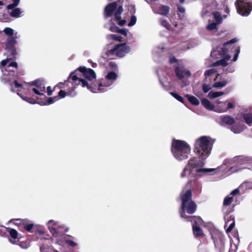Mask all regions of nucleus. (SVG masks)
<instances>
[{"instance_id":"nucleus-1","label":"nucleus","mask_w":252,"mask_h":252,"mask_svg":"<svg viewBox=\"0 0 252 252\" xmlns=\"http://www.w3.org/2000/svg\"><path fill=\"white\" fill-rule=\"evenodd\" d=\"M214 140L209 136H202L195 139L193 144V152L198 157L191 158L184 168L181 177H198L205 175H212L217 170L216 168H203L205 160L210 156Z\"/></svg>"},{"instance_id":"nucleus-2","label":"nucleus","mask_w":252,"mask_h":252,"mask_svg":"<svg viewBox=\"0 0 252 252\" xmlns=\"http://www.w3.org/2000/svg\"><path fill=\"white\" fill-rule=\"evenodd\" d=\"M116 75L111 72L107 75L105 81L100 84L99 86L93 87L89 85L85 80L78 77L76 74L71 73L68 79L64 82H60L55 87V89L58 88L60 89H64L67 92L61 90L59 92L58 97L60 98H64L66 95L74 96L76 94L74 92L76 86L81 85L82 87H86L87 88L93 93H103L108 90V88L116 78Z\"/></svg>"},{"instance_id":"nucleus-3","label":"nucleus","mask_w":252,"mask_h":252,"mask_svg":"<svg viewBox=\"0 0 252 252\" xmlns=\"http://www.w3.org/2000/svg\"><path fill=\"white\" fill-rule=\"evenodd\" d=\"M0 67L2 72L1 81L9 85L11 91L16 92L23 100L31 104H35L36 101L34 99L25 97L21 93H27V89L29 85H22L15 80L18 75V63L16 62L11 61L10 59H7L0 63Z\"/></svg>"},{"instance_id":"nucleus-4","label":"nucleus","mask_w":252,"mask_h":252,"mask_svg":"<svg viewBox=\"0 0 252 252\" xmlns=\"http://www.w3.org/2000/svg\"><path fill=\"white\" fill-rule=\"evenodd\" d=\"M123 12V6L120 5L118 7L116 2H114L108 4L104 8V16L106 19L114 15V18H111L110 21L104 25V27L109 29L112 32L120 33L126 36L128 32V30L126 29H120L116 25L122 26L126 23L125 20H121V15Z\"/></svg>"},{"instance_id":"nucleus-5","label":"nucleus","mask_w":252,"mask_h":252,"mask_svg":"<svg viewBox=\"0 0 252 252\" xmlns=\"http://www.w3.org/2000/svg\"><path fill=\"white\" fill-rule=\"evenodd\" d=\"M191 191L189 189L186 191L183 190L180 195L182 200V205L179 213L181 217L187 221L191 220L189 217H192V216H188L186 214V213L189 214H192L196 210V205L191 200Z\"/></svg>"},{"instance_id":"nucleus-6","label":"nucleus","mask_w":252,"mask_h":252,"mask_svg":"<svg viewBox=\"0 0 252 252\" xmlns=\"http://www.w3.org/2000/svg\"><path fill=\"white\" fill-rule=\"evenodd\" d=\"M171 152L176 159L181 161L189 158L191 152V147L185 141L174 139L172 143Z\"/></svg>"},{"instance_id":"nucleus-7","label":"nucleus","mask_w":252,"mask_h":252,"mask_svg":"<svg viewBox=\"0 0 252 252\" xmlns=\"http://www.w3.org/2000/svg\"><path fill=\"white\" fill-rule=\"evenodd\" d=\"M237 41L236 38H233L229 41L223 43L222 47H217L216 49H214L211 52V56L214 58H219L222 56L225 55L229 52V49H230V51L234 53L232 61L235 62L237 60L240 52V49L239 46H234L232 44Z\"/></svg>"},{"instance_id":"nucleus-8","label":"nucleus","mask_w":252,"mask_h":252,"mask_svg":"<svg viewBox=\"0 0 252 252\" xmlns=\"http://www.w3.org/2000/svg\"><path fill=\"white\" fill-rule=\"evenodd\" d=\"M111 72H112L116 75V78L113 81L112 84L109 86L110 87L116 80L118 77L117 74L113 71H110L108 72V74L106 75V77H105V78L103 79L100 81V82L97 84H93L91 83V82H92L95 79L96 74L94 71L91 68H86L85 66H81L79 67L73 73H74V74H76L78 77L85 80L87 83H88L89 85L92 86L93 87L95 86L98 87L100 84L105 81L107 75L109 74V73Z\"/></svg>"},{"instance_id":"nucleus-9","label":"nucleus","mask_w":252,"mask_h":252,"mask_svg":"<svg viewBox=\"0 0 252 252\" xmlns=\"http://www.w3.org/2000/svg\"><path fill=\"white\" fill-rule=\"evenodd\" d=\"M130 51V47L127 46L126 43L119 44L107 52V55L110 58H113L115 56L119 57H122Z\"/></svg>"},{"instance_id":"nucleus-10","label":"nucleus","mask_w":252,"mask_h":252,"mask_svg":"<svg viewBox=\"0 0 252 252\" xmlns=\"http://www.w3.org/2000/svg\"><path fill=\"white\" fill-rule=\"evenodd\" d=\"M47 226L50 232L57 239L63 234V230L64 228V226L60 224L58 221L50 220L47 222Z\"/></svg>"},{"instance_id":"nucleus-11","label":"nucleus","mask_w":252,"mask_h":252,"mask_svg":"<svg viewBox=\"0 0 252 252\" xmlns=\"http://www.w3.org/2000/svg\"><path fill=\"white\" fill-rule=\"evenodd\" d=\"M235 5L238 14L243 16H248L252 10V5L250 2L237 0Z\"/></svg>"},{"instance_id":"nucleus-12","label":"nucleus","mask_w":252,"mask_h":252,"mask_svg":"<svg viewBox=\"0 0 252 252\" xmlns=\"http://www.w3.org/2000/svg\"><path fill=\"white\" fill-rule=\"evenodd\" d=\"M19 36L17 34V32L15 33V36L8 37L6 40L5 43V50L6 54L8 56H15L17 54V52L15 47L17 43L16 38Z\"/></svg>"},{"instance_id":"nucleus-13","label":"nucleus","mask_w":252,"mask_h":252,"mask_svg":"<svg viewBox=\"0 0 252 252\" xmlns=\"http://www.w3.org/2000/svg\"><path fill=\"white\" fill-rule=\"evenodd\" d=\"M191 220L189 221L193 222L192 224V230L194 235L195 237H200L203 235V231L199 226L203 224V220L199 217L193 216L189 217Z\"/></svg>"},{"instance_id":"nucleus-14","label":"nucleus","mask_w":252,"mask_h":252,"mask_svg":"<svg viewBox=\"0 0 252 252\" xmlns=\"http://www.w3.org/2000/svg\"><path fill=\"white\" fill-rule=\"evenodd\" d=\"M216 103L217 106L215 107L214 111L218 113L225 112L229 109H232L234 107L233 102L228 101L221 102L217 100Z\"/></svg>"},{"instance_id":"nucleus-15","label":"nucleus","mask_w":252,"mask_h":252,"mask_svg":"<svg viewBox=\"0 0 252 252\" xmlns=\"http://www.w3.org/2000/svg\"><path fill=\"white\" fill-rule=\"evenodd\" d=\"M30 88L31 90L37 95H43L45 93V87L39 80L34 81Z\"/></svg>"},{"instance_id":"nucleus-16","label":"nucleus","mask_w":252,"mask_h":252,"mask_svg":"<svg viewBox=\"0 0 252 252\" xmlns=\"http://www.w3.org/2000/svg\"><path fill=\"white\" fill-rule=\"evenodd\" d=\"M13 3L8 4L7 8L8 9H11V11L9 13L10 15L15 18H18L21 16V14L23 12L20 8H16L19 4L20 0H12Z\"/></svg>"},{"instance_id":"nucleus-17","label":"nucleus","mask_w":252,"mask_h":252,"mask_svg":"<svg viewBox=\"0 0 252 252\" xmlns=\"http://www.w3.org/2000/svg\"><path fill=\"white\" fill-rule=\"evenodd\" d=\"M151 7L154 13L159 14L162 16H166L169 12L170 8L157 3H151Z\"/></svg>"},{"instance_id":"nucleus-18","label":"nucleus","mask_w":252,"mask_h":252,"mask_svg":"<svg viewBox=\"0 0 252 252\" xmlns=\"http://www.w3.org/2000/svg\"><path fill=\"white\" fill-rule=\"evenodd\" d=\"M175 72L177 78L180 80L188 78L190 77L191 73L189 70L183 66H177L175 69Z\"/></svg>"},{"instance_id":"nucleus-19","label":"nucleus","mask_w":252,"mask_h":252,"mask_svg":"<svg viewBox=\"0 0 252 252\" xmlns=\"http://www.w3.org/2000/svg\"><path fill=\"white\" fill-rule=\"evenodd\" d=\"M158 80L160 85L163 88L166 90H167V85L166 83L168 82V74L161 69H159L157 71Z\"/></svg>"},{"instance_id":"nucleus-20","label":"nucleus","mask_w":252,"mask_h":252,"mask_svg":"<svg viewBox=\"0 0 252 252\" xmlns=\"http://www.w3.org/2000/svg\"><path fill=\"white\" fill-rule=\"evenodd\" d=\"M68 237L73 238L70 235L63 236L62 234L60 237L57 239L56 243L61 246L63 245L64 243H65L71 247H76L77 246V243L72 240L68 239L67 238Z\"/></svg>"},{"instance_id":"nucleus-21","label":"nucleus","mask_w":252,"mask_h":252,"mask_svg":"<svg viewBox=\"0 0 252 252\" xmlns=\"http://www.w3.org/2000/svg\"><path fill=\"white\" fill-rule=\"evenodd\" d=\"M219 123L222 126H231L235 123L234 119L229 115L221 116L218 119Z\"/></svg>"},{"instance_id":"nucleus-22","label":"nucleus","mask_w":252,"mask_h":252,"mask_svg":"<svg viewBox=\"0 0 252 252\" xmlns=\"http://www.w3.org/2000/svg\"><path fill=\"white\" fill-rule=\"evenodd\" d=\"M231 55H226L222 59L218 60L213 63L210 66H217L220 65L222 66L227 65V62L230 59Z\"/></svg>"},{"instance_id":"nucleus-23","label":"nucleus","mask_w":252,"mask_h":252,"mask_svg":"<svg viewBox=\"0 0 252 252\" xmlns=\"http://www.w3.org/2000/svg\"><path fill=\"white\" fill-rule=\"evenodd\" d=\"M7 231L9 232L11 238L12 239H9L10 242L13 244H17L16 239L18 238V232L14 229L7 228Z\"/></svg>"},{"instance_id":"nucleus-24","label":"nucleus","mask_w":252,"mask_h":252,"mask_svg":"<svg viewBox=\"0 0 252 252\" xmlns=\"http://www.w3.org/2000/svg\"><path fill=\"white\" fill-rule=\"evenodd\" d=\"M230 81V79L229 78L222 79L220 81L215 82L213 85V87L218 89H221L225 87Z\"/></svg>"},{"instance_id":"nucleus-25","label":"nucleus","mask_w":252,"mask_h":252,"mask_svg":"<svg viewBox=\"0 0 252 252\" xmlns=\"http://www.w3.org/2000/svg\"><path fill=\"white\" fill-rule=\"evenodd\" d=\"M201 103L205 108L209 110L214 111L215 109L214 105L207 99L203 98L201 100Z\"/></svg>"},{"instance_id":"nucleus-26","label":"nucleus","mask_w":252,"mask_h":252,"mask_svg":"<svg viewBox=\"0 0 252 252\" xmlns=\"http://www.w3.org/2000/svg\"><path fill=\"white\" fill-rule=\"evenodd\" d=\"M243 129L244 126L241 124H235L230 128L231 131L236 134L240 133Z\"/></svg>"},{"instance_id":"nucleus-27","label":"nucleus","mask_w":252,"mask_h":252,"mask_svg":"<svg viewBox=\"0 0 252 252\" xmlns=\"http://www.w3.org/2000/svg\"><path fill=\"white\" fill-rule=\"evenodd\" d=\"M243 119L248 125H252V113H246L243 114Z\"/></svg>"},{"instance_id":"nucleus-28","label":"nucleus","mask_w":252,"mask_h":252,"mask_svg":"<svg viewBox=\"0 0 252 252\" xmlns=\"http://www.w3.org/2000/svg\"><path fill=\"white\" fill-rule=\"evenodd\" d=\"M233 160L235 162H237L238 164H242L246 163L248 161V159L247 158L241 156L235 157L233 158Z\"/></svg>"},{"instance_id":"nucleus-29","label":"nucleus","mask_w":252,"mask_h":252,"mask_svg":"<svg viewBox=\"0 0 252 252\" xmlns=\"http://www.w3.org/2000/svg\"><path fill=\"white\" fill-rule=\"evenodd\" d=\"M224 94L223 92H213L210 91L208 94V97L211 99H214L220 97Z\"/></svg>"},{"instance_id":"nucleus-30","label":"nucleus","mask_w":252,"mask_h":252,"mask_svg":"<svg viewBox=\"0 0 252 252\" xmlns=\"http://www.w3.org/2000/svg\"><path fill=\"white\" fill-rule=\"evenodd\" d=\"M186 97L187 98L188 100L190 102V103L192 105L196 106L199 104V101L195 96L190 94H186Z\"/></svg>"},{"instance_id":"nucleus-31","label":"nucleus","mask_w":252,"mask_h":252,"mask_svg":"<svg viewBox=\"0 0 252 252\" xmlns=\"http://www.w3.org/2000/svg\"><path fill=\"white\" fill-rule=\"evenodd\" d=\"M107 39L108 40H115L117 41H123V38L120 35H117L116 34H108L106 36Z\"/></svg>"},{"instance_id":"nucleus-32","label":"nucleus","mask_w":252,"mask_h":252,"mask_svg":"<svg viewBox=\"0 0 252 252\" xmlns=\"http://www.w3.org/2000/svg\"><path fill=\"white\" fill-rule=\"evenodd\" d=\"M58 100H59V97L56 96L54 97H49L46 102H42L40 104L41 105H47L52 104Z\"/></svg>"},{"instance_id":"nucleus-33","label":"nucleus","mask_w":252,"mask_h":252,"mask_svg":"<svg viewBox=\"0 0 252 252\" xmlns=\"http://www.w3.org/2000/svg\"><path fill=\"white\" fill-rule=\"evenodd\" d=\"M3 32L5 35L8 36L9 37L11 36H15V33L14 30L10 28H5L3 30Z\"/></svg>"},{"instance_id":"nucleus-34","label":"nucleus","mask_w":252,"mask_h":252,"mask_svg":"<svg viewBox=\"0 0 252 252\" xmlns=\"http://www.w3.org/2000/svg\"><path fill=\"white\" fill-rule=\"evenodd\" d=\"M214 18L216 21V23L218 24H220L222 21V17L220 13L216 12L214 13Z\"/></svg>"},{"instance_id":"nucleus-35","label":"nucleus","mask_w":252,"mask_h":252,"mask_svg":"<svg viewBox=\"0 0 252 252\" xmlns=\"http://www.w3.org/2000/svg\"><path fill=\"white\" fill-rule=\"evenodd\" d=\"M217 25H218V24H217L216 23H212L209 24L207 26L206 29L207 30H208L209 31H212L214 30L217 31Z\"/></svg>"},{"instance_id":"nucleus-36","label":"nucleus","mask_w":252,"mask_h":252,"mask_svg":"<svg viewBox=\"0 0 252 252\" xmlns=\"http://www.w3.org/2000/svg\"><path fill=\"white\" fill-rule=\"evenodd\" d=\"M232 200L233 197L229 195L224 198L223 201V205L225 206H228L230 204Z\"/></svg>"},{"instance_id":"nucleus-37","label":"nucleus","mask_w":252,"mask_h":252,"mask_svg":"<svg viewBox=\"0 0 252 252\" xmlns=\"http://www.w3.org/2000/svg\"><path fill=\"white\" fill-rule=\"evenodd\" d=\"M170 94L173 97H174L177 100L182 103H184L183 98L181 96L178 95V94L174 92H170Z\"/></svg>"},{"instance_id":"nucleus-38","label":"nucleus","mask_w":252,"mask_h":252,"mask_svg":"<svg viewBox=\"0 0 252 252\" xmlns=\"http://www.w3.org/2000/svg\"><path fill=\"white\" fill-rule=\"evenodd\" d=\"M137 18L135 16H132L130 22L128 23L127 25L129 27H131L134 25L136 22Z\"/></svg>"},{"instance_id":"nucleus-39","label":"nucleus","mask_w":252,"mask_h":252,"mask_svg":"<svg viewBox=\"0 0 252 252\" xmlns=\"http://www.w3.org/2000/svg\"><path fill=\"white\" fill-rule=\"evenodd\" d=\"M183 29V26L180 24H177L175 25V28L173 31L175 32H179Z\"/></svg>"},{"instance_id":"nucleus-40","label":"nucleus","mask_w":252,"mask_h":252,"mask_svg":"<svg viewBox=\"0 0 252 252\" xmlns=\"http://www.w3.org/2000/svg\"><path fill=\"white\" fill-rule=\"evenodd\" d=\"M160 24L166 28L167 29H169L170 28V24L168 23V22L164 19H160Z\"/></svg>"},{"instance_id":"nucleus-41","label":"nucleus","mask_w":252,"mask_h":252,"mask_svg":"<svg viewBox=\"0 0 252 252\" xmlns=\"http://www.w3.org/2000/svg\"><path fill=\"white\" fill-rule=\"evenodd\" d=\"M211 87L209 85L204 84L202 87L203 91L206 93L211 89Z\"/></svg>"},{"instance_id":"nucleus-42","label":"nucleus","mask_w":252,"mask_h":252,"mask_svg":"<svg viewBox=\"0 0 252 252\" xmlns=\"http://www.w3.org/2000/svg\"><path fill=\"white\" fill-rule=\"evenodd\" d=\"M216 71L214 69H210L209 70H206L205 73L204 75L207 77L208 76L212 75L213 74L215 73Z\"/></svg>"},{"instance_id":"nucleus-43","label":"nucleus","mask_w":252,"mask_h":252,"mask_svg":"<svg viewBox=\"0 0 252 252\" xmlns=\"http://www.w3.org/2000/svg\"><path fill=\"white\" fill-rule=\"evenodd\" d=\"M235 226V222L233 220L229 225L228 228L226 229L227 233L230 232L233 229Z\"/></svg>"},{"instance_id":"nucleus-44","label":"nucleus","mask_w":252,"mask_h":252,"mask_svg":"<svg viewBox=\"0 0 252 252\" xmlns=\"http://www.w3.org/2000/svg\"><path fill=\"white\" fill-rule=\"evenodd\" d=\"M25 228L26 230H27L28 231L30 232L32 230V229L33 228V224H32V223H29V224L26 223L25 225Z\"/></svg>"},{"instance_id":"nucleus-45","label":"nucleus","mask_w":252,"mask_h":252,"mask_svg":"<svg viewBox=\"0 0 252 252\" xmlns=\"http://www.w3.org/2000/svg\"><path fill=\"white\" fill-rule=\"evenodd\" d=\"M109 66L112 69H116L117 68V65L113 62H111L109 63Z\"/></svg>"},{"instance_id":"nucleus-46","label":"nucleus","mask_w":252,"mask_h":252,"mask_svg":"<svg viewBox=\"0 0 252 252\" xmlns=\"http://www.w3.org/2000/svg\"><path fill=\"white\" fill-rule=\"evenodd\" d=\"M6 229L7 230V228H6L3 226L0 225V235L2 236L5 233Z\"/></svg>"},{"instance_id":"nucleus-47","label":"nucleus","mask_w":252,"mask_h":252,"mask_svg":"<svg viewBox=\"0 0 252 252\" xmlns=\"http://www.w3.org/2000/svg\"><path fill=\"white\" fill-rule=\"evenodd\" d=\"M10 1V0H0V6L6 5Z\"/></svg>"},{"instance_id":"nucleus-48","label":"nucleus","mask_w":252,"mask_h":252,"mask_svg":"<svg viewBox=\"0 0 252 252\" xmlns=\"http://www.w3.org/2000/svg\"><path fill=\"white\" fill-rule=\"evenodd\" d=\"M239 193V190L238 189H234L233 190H232L230 194H229V195H237V194H238Z\"/></svg>"},{"instance_id":"nucleus-49","label":"nucleus","mask_w":252,"mask_h":252,"mask_svg":"<svg viewBox=\"0 0 252 252\" xmlns=\"http://www.w3.org/2000/svg\"><path fill=\"white\" fill-rule=\"evenodd\" d=\"M178 10L179 12L182 13H184L185 11V8L181 6H178Z\"/></svg>"},{"instance_id":"nucleus-50","label":"nucleus","mask_w":252,"mask_h":252,"mask_svg":"<svg viewBox=\"0 0 252 252\" xmlns=\"http://www.w3.org/2000/svg\"><path fill=\"white\" fill-rule=\"evenodd\" d=\"M176 62H177V60L174 57H171L169 59V62L170 63H176Z\"/></svg>"},{"instance_id":"nucleus-51","label":"nucleus","mask_w":252,"mask_h":252,"mask_svg":"<svg viewBox=\"0 0 252 252\" xmlns=\"http://www.w3.org/2000/svg\"><path fill=\"white\" fill-rule=\"evenodd\" d=\"M127 39H131L133 38V34L128 32L127 35L126 36Z\"/></svg>"},{"instance_id":"nucleus-52","label":"nucleus","mask_w":252,"mask_h":252,"mask_svg":"<svg viewBox=\"0 0 252 252\" xmlns=\"http://www.w3.org/2000/svg\"><path fill=\"white\" fill-rule=\"evenodd\" d=\"M52 93V91L50 87H47V94L48 95H51Z\"/></svg>"},{"instance_id":"nucleus-53","label":"nucleus","mask_w":252,"mask_h":252,"mask_svg":"<svg viewBox=\"0 0 252 252\" xmlns=\"http://www.w3.org/2000/svg\"><path fill=\"white\" fill-rule=\"evenodd\" d=\"M194 185H195V188H196V189H199V188H200V184H199V183H198L197 182H194Z\"/></svg>"},{"instance_id":"nucleus-54","label":"nucleus","mask_w":252,"mask_h":252,"mask_svg":"<svg viewBox=\"0 0 252 252\" xmlns=\"http://www.w3.org/2000/svg\"><path fill=\"white\" fill-rule=\"evenodd\" d=\"M206 11L203 10V11L202 12V16L203 17H204L206 16Z\"/></svg>"},{"instance_id":"nucleus-55","label":"nucleus","mask_w":252,"mask_h":252,"mask_svg":"<svg viewBox=\"0 0 252 252\" xmlns=\"http://www.w3.org/2000/svg\"><path fill=\"white\" fill-rule=\"evenodd\" d=\"M185 0H179V1L181 3H183L184 2Z\"/></svg>"},{"instance_id":"nucleus-56","label":"nucleus","mask_w":252,"mask_h":252,"mask_svg":"<svg viewBox=\"0 0 252 252\" xmlns=\"http://www.w3.org/2000/svg\"><path fill=\"white\" fill-rule=\"evenodd\" d=\"M233 71H234V69L233 68L231 69V70L229 71V72H232Z\"/></svg>"},{"instance_id":"nucleus-57","label":"nucleus","mask_w":252,"mask_h":252,"mask_svg":"<svg viewBox=\"0 0 252 252\" xmlns=\"http://www.w3.org/2000/svg\"><path fill=\"white\" fill-rule=\"evenodd\" d=\"M96 65V63H94L93 64V67H94Z\"/></svg>"},{"instance_id":"nucleus-58","label":"nucleus","mask_w":252,"mask_h":252,"mask_svg":"<svg viewBox=\"0 0 252 252\" xmlns=\"http://www.w3.org/2000/svg\"><path fill=\"white\" fill-rule=\"evenodd\" d=\"M53 252H59L56 250H54Z\"/></svg>"},{"instance_id":"nucleus-59","label":"nucleus","mask_w":252,"mask_h":252,"mask_svg":"<svg viewBox=\"0 0 252 252\" xmlns=\"http://www.w3.org/2000/svg\"><path fill=\"white\" fill-rule=\"evenodd\" d=\"M225 11L226 12H228L229 10L227 8V9H225Z\"/></svg>"},{"instance_id":"nucleus-60","label":"nucleus","mask_w":252,"mask_h":252,"mask_svg":"<svg viewBox=\"0 0 252 252\" xmlns=\"http://www.w3.org/2000/svg\"><path fill=\"white\" fill-rule=\"evenodd\" d=\"M228 222H228V221H227V222H226L225 223V226H226V225H228Z\"/></svg>"},{"instance_id":"nucleus-61","label":"nucleus","mask_w":252,"mask_h":252,"mask_svg":"<svg viewBox=\"0 0 252 252\" xmlns=\"http://www.w3.org/2000/svg\"><path fill=\"white\" fill-rule=\"evenodd\" d=\"M39 233H40V234H43V231H39Z\"/></svg>"},{"instance_id":"nucleus-62","label":"nucleus","mask_w":252,"mask_h":252,"mask_svg":"<svg viewBox=\"0 0 252 252\" xmlns=\"http://www.w3.org/2000/svg\"><path fill=\"white\" fill-rule=\"evenodd\" d=\"M192 189H195V188L194 187V185H192Z\"/></svg>"},{"instance_id":"nucleus-63","label":"nucleus","mask_w":252,"mask_h":252,"mask_svg":"<svg viewBox=\"0 0 252 252\" xmlns=\"http://www.w3.org/2000/svg\"><path fill=\"white\" fill-rule=\"evenodd\" d=\"M188 85V83H186L185 84V86L187 85Z\"/></svg>"},{"instance_id":"nucleus-64","label":"nucleus","mask_w":252,"mask_h":252,"mask_svg":"<svg viewBox=\"0 0 252 252\" xmlns=\"http://www.w3.org/2000/svg\"><path fill=\"white\" fill-rule=\"evenodd\" d=\"M67 229H65V231H67Z\"/></svg>"}]
</instances>
